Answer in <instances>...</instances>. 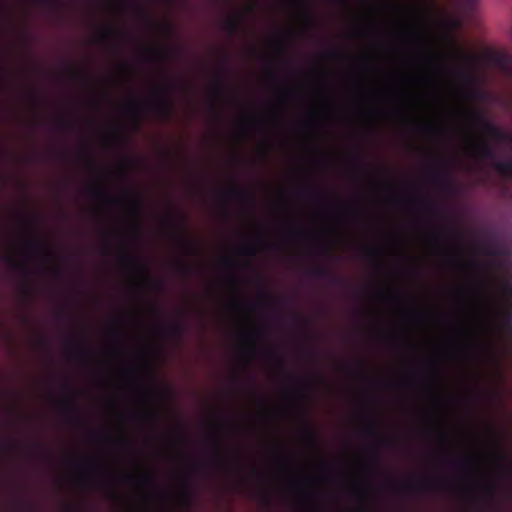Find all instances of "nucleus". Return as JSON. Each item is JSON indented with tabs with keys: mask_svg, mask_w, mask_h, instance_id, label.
<instances>
[{
	"mask_svg": "<svg viewBox=\"0 0 512 512\" xmlns=\"http://www.w3.org/2000/svg\"><path fill=\"white\" fill-rule=\"evenodd\" d=\"M474 306V361H475V428L473 452V502L475 512L480 511V420L478 405L480 404V287H473Z\"/></svg>",
	"mask_w": 512,
	"mask_h": 512,
	"instance_id": "f257e3e1",
	"label": "nucleus"
},
{
	"mask_svg": "<svg viewBox=\"0 0 512 512\" xmlns=\"http://www.w3.org/2000/svg\"><path fill=\"white\" fill-rule=\"evenodd\" d=\"M448 164L449 162L446 158L439 157L435 165L427 173L429 183L445 194L453 190V182L448 174Z\"/></svg>",
	"mask_w": 512,
	"mask_h": 512,
	"instance_id": "f03ea898",
	"label": "nucleus"
},
{
	"mask_svg": "<svg viewBox=\"0 0 512 512\" xmlns=\"http://www.w3.org/2000/svg\"><path fill=\"white\" fill-rule=\"evenodd\" d=\"M175 87L176 84L174 82H168L163 86L154 87L157 99L153 103V108L163 120L170 119L174 114V103L171 99V92Z\"/></svg>",
	"mask_w": 512,
	"mask_h": 512,
	"instance_id": "7ed1b4c3",
	"label": "nucleus"
},
{
	"mask_svg": "<svg viewBox=\"0 0 512 512\" xmlns=\"http://www.w3.org/2000/svg\"><path fill=\"white\" fill-rule=\"evenodd\" d=\"M450 480L445 477L424 476L411 481L404 487L406 492H434L448 488Z\"/></svg>",
	"mask_w": 512,
	"mask_h": 512,
	"instance_id": "20e7f679",
	"label": "nucleus"
},
{
	"mask_svg": "<svg viewBox=\"0 0 512 512\" xmlns=\"http://www.w3.org/2000/svg\"><path fill=\"white\" fill-rule=\"evenodd\" d=\"M166 224L185 253L188 252L190 242L184 233L186 219L178 213H173L172 216L166 220Z\"/></svg>",
	"mask_w": 512,
	"mask_h": 512,
	"instance_id": "39448f33",
	"label": "nucleus"
},
{
	"mask_svg": "<svg viewBox=\"0 0 512 512\" xmlns=\"http://www.w3.org/2000/svg\"><path fill=\"white\" fill-rule=\"evenodd\" d=\"M410 203L418 208H420L422 211H424L426 214L433 218H442L444 216V211L442 207L427 198L421 197V196H414L410 198Z\"/></svg>",
	"mask_w": 512,
	"mask_h": 512,
	"instance_id": "423d86ee",
	"label": "nucleus"
},
{
	"mask_svg": "<svg viewBox=\"0 0 512 512\" xmlns=\"http://www.w3.org/2000/svg\"><path fill=\"white\" fill-rule=\"evenodd\" d=\"M248 351L254 356L256 354L262 355L266 358L272 359L276 362L277 366L283 368L285 366L284 357L274 348H267L259 350L256 345L255 338L251 335L248 337L247 342Z\"/></svg>",
	"mask_w": 512,
	"mask_h": 512,
	"instance_id": "0eeeda50",
	"label": "nucleus"
},
{
	"mask_svg": "<svg viewBox=\"0 0 512 512\" xmlns=\"http://www.w3.org/2000/svg\"><path fill=\"white\" fill-rule=\"evenodd\" d=\"M212 460L214 465H216L218 468L222 470L230 471L233 468L232 463L226 456L223 441L218 435L215 436L214 438V445L212 448Z\"/></svg>",
	"mask_w": 512,
	"mask_h": 512,
	"instance_id": "6e6552de",
	"label": "nucleus"
},
{
	"mask_svg": "<svg viewBox=\"0 0 512 512\" xmlns=\"http://www.w3.org/2000/svg\"><path fill=\"white\" fill-rule=\"evenodd\" d=\"M144 52L147 59L154 62H165L170 60L175 53L177 48L175 47H157V46H146Z\"/></svg>",
	"mask_w": 512,
	"mask_h": 512,
	"instance_id": "1a4fd4ad",
	"label": "nucleus"
},
{
	"mask_svg": "<svg viewBox=\"0 0 512 512\" xmlns=\"http://www.w3.org/2000/svg\"><path fill=\"white\" fill-rule=\"evenodd\" d=\"M308 273L314 277L326 279L334 285L342 286L345 281L334 274V272L326 265L313 266L308 270Z\"/></svg>",
	"mask_w": 512,
	"mask_h": 512,
	"instance_id": "9d476101",
	"label": "nucleus"
},
{
	"mask_svg": "<svg viewBox=\"0 0 512 512\" xmlns=\"http://www.w3.org/2000/svg\"><path fill=\"white\" fill-rule=\"evenodd\" d=\"M120 260L129 269L135 270L143 276L148 277L146 263L140 257L122 252L120 254Z\"/></svg>",
	"mask_w": 512,
	"mask_h": 512,
	"instance_id": "9b49d317",
	"label": "nucleus"
},
{
	"mask_svg": "<svg viewBox=\"0 0 512 512\" xmlns=\"http://www.w3.org/2000/svg\"><path fill=\"white\" fill-rule=\"evenodd\" d=\"M498 459V449L493 442L491 450L487 447V441L482 439V482H484V471L488 466L490 460L496 462ZM484 498V483H482V499Z\"/></svg>",
	"mask_w": 512,
	"mask_h": 512,
	"instance_id": "f8f14e48",
	"label": "nucleus"
},
{
	"mask_svg": "<svg viewBox=\"0 0 512 512\" xmlns=\"http://www.w3.org/2000/svg\"><path fill=\"white\" fill-rule=\"evenodd\" d=\"M157 330L161 333L168 334L170 337L180 340L186 333V325L182 322H173L169 325L160 324Z\"/></svg>",
	"mask_w": 512,
	"mask_h": 512,
	"instance_id": "ddd939ff",
	"label": "nucleus"
},
{
	"mask_svg": "<svg viewBox=\"0 0 512 512\" xmlns=\"http://www.w3.org/2000/svg\"><path fill=\"white\" fill-rule=\"evenodd\" d=\"M222 199L224 201H228L230 198H235L242 202H248L254 204L255 199L243 188L239 186H232L229 190L224 191L222 194Z\"/></svg>",
	"mask_w": 512,
	"mask_h": 512,
	"instance_id": "4468645a",
	"label": "nucleus"
},
{
	"mask_svg": "<svg viewBox=\"0 0 512 512\" xmlns=\"http://www.w3.org/2000/svg\"><path fill=\"white\" fill-rule=\"evenodd\" d=\"M474 140L473 151L474 161L477 164L480 161V109L475 107L473 113Z\"/></svg>",
	"mask_w": 512,
	"mask_h": 512,
	"instance_id": "2eb2a0df",
	"label": "nucleus"
},
{
	"mask_svg": "<svg viewBox=\"0 0 512 512\" xmlns=\"http://www.w3.org/2000/svg\"><path fill=\"white\" fill-rule=\"evenodd\" d=\"M26 247L31 255L41 256L44 260L50 259L52 256L43 243L36 238L26 240Z\"/></svg>",
	"mask_w": 512,
	"mask_h": 512,
	"instance_id": "dca6fc26",
	"label": "nucleus"
},
{
	"mask_svg": "<svg viewBox=\"0 0 512 512\" xmlns=\"http://www.w3.org/2000/svg\"><path fill=\"white\" fill-rule=\"evenodd\" d=\"M66 352L75 358H87L90 356V351L86 347L76 343L73 340H69L67 342Z\"/></svg>",
	"mask_w": 512,
	"mask_h": 512,
	"instance_id": "f3484780",
	"label": "nucleus"
},
{
	"mask_svg": "<svg viewBox=\"0 0 512 512\" xmlns=\"http://www.w3.org/2000/svg\"><path fill=\"white\" fill-rule=\"evenodd\" d=\"M431 238L434 243L439 246L442 250L446 249V243L451 236V231L447 228H440L431 231Z\"/></svg>",
	"mask_w": 512,
	"mask_h": 512,
	"instance_id": "a211bd4d",
	"label": "nucleus"
},
{
	"mask_svg": "<svg viewBox=\"0 0 512 512\" xmlns=\"http://www.w3.org/2000/svg\"><path fill=\"white\" fill-rule=\"evenodd\" d=\"M364 434L369 438H378L381 442L387 443L390 441L389 438L382 437L378 423L373 419L368 421L363 429Z\"/></svg>",
	"mask_w": 512,
	"mask_h": 512,
	"instance_id": "6ab92c4d",
	"label": "nucleus"
},
{
	"mask_svg": "<svg viewBox=\"0 0 512 512\" xmlns=\"http://www.w3.org/2000/svg\"><path fill=\"white\" fill-rule=\"evenodd\" d=\"M91 192L95 198L105 200L106 202H108L110 204H121L122 205V204L126 203V199L112 197L111 195H109V193L105 189L100 188V187H93L91 189Z\"/></svg>",
	"mask_w": 512,
	"mask_h": 512,
	"instance_id": "aec40b11",
	"label": "nucleus"
},
{
	"mask_svg": "<svg viewBox=\"0 0 512 512\" xmlns=\"http://www.w3.org/2000/svg\"><path fill=\"white\" fill-rule=\"evenodd\" d=\"M224 28L230 35L239 34L242 28V16L237 14L229 17L224 22Z\"/></svg>",
	"mask_w": 512,
	"mask_h": 512,
	"instance_id": "412c9836",
	"label": "nucleus"
},
{
	"mask_svg": "<svg viewBox=\"0 0 512 512\" xmlns=\"http://www.w3.org/2000/svg\"><path fill=\"white\" fill-rule=\"evenodd\" d=\"M303 436L306 439V441L311 444L312 446L315 445L317 441V432L316 430L309 424L305 423L303 428Z\"/></svg>",
	"mask_w": 512,
	"mask_h": 512,
	"instance_id": "4be33fe9",
	"label": "nucleus"
},
{
	"mask_svg": "<svg viewBox=\"0 0 512 512\" xmlns=\"http://www.w3.org/2000/svg\"><path fill=\"white\" fill-rule=\"evenodd\" d=\"M142 110H143V105L139 102L133 101L127 105V111L129 112V114H131L135 117L137 125H139Z\"/></svg>",
	"mask_w": 512,
	"mask_h": 512,
	"instance_id": "5701e85b",
	"label": "nucleus"
},
{
	"mask_svg": "<svg viewBox=\"0 0 512 512\" xmlns=\"http://www.w3.org/2000/svg\"><path fill=\"white\" fill-rule=\"evenodd\" d=\"M223 75L222 72L217 73V81L212 87V95L216 99H221L224 95V87H223V81H222Z\"/></svg>",
	"mask_w": 512,
	"mask_h": 512,
	"instance_id": "b1692460",
	"label": "nucleus"
},
{
	"mask_svg": "<svg viewBox=\"0 0 512 512\" xmlns=\"http://www.w3.org/2000/svg\"><path fill=\"white\" fill-rule=\"evenodd\" d=\"M6 261L13 269L20 271L25 276H28L30 274V269L25 262L17 261L13 258H6Z\"/></svg>",
	"mask_w": 512,
	"mask_h": 512,
	"instance_id": "393cba45",
	"label": "nucleus"
},
{
	"mask_svg": "<svg viewBox=\"0 0 512 512\" xmlns=\"http://www.w3.org/2000/svg\"><path fill=\"white\" fill-rule=\"evenodd\" d=\"M176 269L180 273V275L185 278L190 277L192 275V273L194 272L193 267L189 263L185 262L184 260L177 261Z\"/></svg>",
	"mask_w": 512,
	"mask_h": 512,
	"instance_id": "a878e982",
	"label": "nucleus"
},
{
	"mask_svg": "<svg viewBox=\"0 0 512 512\" xmlns=\"http://www.w3.org/2000/svg\"><path fill=\"white\" fill-rule=\"evenodd\" d=\"M115 35H122V32L105 28L97 37V42L104 43L110 41Z\"/></svg>",
	"mask_w": 512,
	"mask_h": 512,
	"instance_id": "bb28decb",
	"label": "nucleus"
},
{
	"mask_svg": "<svg viewBox=\"0 0 512 512\" xmlns=\"http://www.w3.org/2000/svg\"><path fill=\"white\" fill-rule=\"evenodd\" d=\"M69 77L79 83L87 82V77L78 69L68 66L67 68Z\"/></svg>",
	"mask_w": 512,
	"mask_h": 512,
	"instance_id": "cd10ccee",
	"label": "nucleus"
},
{
	"mask_svg": "<svg viewBox=\"0 0 512 512\" xmlns=\"http://www.w3.org/2000/svg\"><path fill=\"white\" fill-rule=\"evenodd\" d=\"M61 406L69 415H74L77 412L75 402L72 398H66L60 401Z\"/></svg>",
	"mask_w": 512,
	"mask_h": 512,
	"instance_id": "c85d7f7f",
	"label": "nucleus"
},
{
	"mask_svg": "<svg viewBox=\"0 0 512 512\" xmlns=\"http://www.w3.org/2000/svg\"><path fill=\"white\" fill-rule=\"evenodd\" d=\"M417 127L428 134H436L440 131V127L434 123H422L418 124Z\"/></svg>",
	"mask_w": 512,
	"mask_h": 512,
	"instance_id": "c756f323",
	"label": "nucleus"
},
{
	"mask_svg": "<svg viewBox=\"0 0 512 512\" xmlns=\"http://www.w3.org/2000/svg\"><path fill=\"white\" fill-rule=\"evenodd\" d=\"M16 448V443L6 438L0 437V449L4 452H12Z\"/></svg>",
	"mask_w": 512,
	"mask_h": 512,
	"instance_id": "7c9ffc66",
	"label": "nucleus"
},
{
	"mask_svg": "<svg viewBox=\"0 0 512 512\" xmlns=\"http://www.w3.org/2000/svg\"><path fill=\"white\" fill-rule=\"evenodd\" d=\"M138 418L148 422L152 427H155L157 424L156 416L153 412H143L138 414Z\"/></svg>",
	"mask_w": 512,
	"mask_h": 512,
	"instance_id": "2f4dec72",
	"label": "nucleus"
},
{
	"mask_svg": "<svg viewBox=\"0 0 512 512\" xmlns=\"http://www.w3.org/2000/svg\"><path fill=\"white\" fill-rule=\"evenodd\" d=\"M14 509L21 512L31 511L32 505L24 500H17L14 503Z\"/></svg>",
	"mask_w": 512,
	"mask_h": 512,
	"instance_id": "473e14b6",
	"label": "nucleus"
},
{
	"mask_svg": "<svg viewBox=\"0 0 512 512\" xmlns=\"http://www.w3.org/2000/svg\"><path fill=\"white\" fill-rule=\"evenodd\" d=\"M412 320L416 323H424V322L429 321L430 317L426 313L417 311V312L413 313Z\"/></svg>",
	"mask_w": 512,
	"mask_h": 512,
	"instance_id": "72a5a7b5",
	"label": "nucleus"
},
{
	"mask_svg": "<svg viewBox=\"0 0 512 512\" xmlns=\"http://www.w3.org/2000/svg\"><path fill=\"white\" fill-rule=\"evenodd\" d=\"M130 203L132 206V209L136 215L139 214L140 211V199L137 195L131 194L130 195Z\"/></svg>",
	"mask_w": 512,
	"mask_h": 512,
	"instance_id": "f704fd0d",
	"label": "nucleus"
},
{
	"mask_svg": "<svg viewBox=\"0 0 512 512\" xmlns=\"http://www.w3.org/2000/svg\"><path fill=\"white\" fill-rule=\"evenodd\" d=\"M432 372L430 375V381L433 385L438 382V372H437V361L435 359L431 360Z\"/></svg>",
	"mask_w": 512,
	"mask_h": 512,
	"instance_id": "c9c22d12",
	"label": "nucleus"
},
{
	"mask_svg": "<svg viewBox=\"0 0 512 512\" xmlns=\"http://www.w3.org/2000/svg\"><path fill=\"white\" fill-rule=\"evenodd\" d=\"M56 125L60 128H64V129H67V128H70L74 125V121L73 120H67V119H64V118H57L56 119Z\"/></svg>",
	"mask_w": 512,
	"mask_h": 512,
	"instance_id": "e433bc0d",
	"label": "nucleus"
},
{
	"mask_svg": "<svg viewBox=\"0 0 512 512\" xmlns=\"http://www.w3.org/2000/svg\"><path fill=\"white\" fill-rule=\"evenodd\" d=\"M480 83V78L479 76L477 75V73L475 74V78H474V84H475V88H474V92H473V98H474V101L477 103L478 101H480V89L478 87Z\"/></svg>",
	"mask_w": 512,
	"mask_h": 512,
	"instance_id": "4c0bfd02",
	"label": "nucleus"
},
{
	"mask_svg": "<svg viewBox=\"0 0 512 512\" xmlns=\"http://www.w3.org/2000/svg\"><path fill=\"white\" fill-rule=\"evenodd\" d=\"M153 24L158 26V27H160L167 34L171 35V34L174 33V28H173V25L171 23H156V22H153Z\"/></svg>",
	"mask_w": 512,
	"mask_h": 512,
	"instance_id": "58836bf2",
	"label": "nucleus"
},
{
	"mask_svg": "<svg viewBox=\"0 0 512 512\" xmlns=\"http://www.w3.org/2000/svg\"><path fill=\"white\" fill-rule=\"evenodd\" d=\"M448 465L453 469H459L462 467L463 462L459 458L453 457L448 461Z\"/></svg>",
	"mask_w": 512,
	"mask_h": 512,
	"instance_id": "ea45409f",
	"label": "nucleus"
},
{
	"mask_svg": "<svg viewBox=\"0 0 512 512\" xmlns=\"http://www.w3.org/2000/svg\"><path fill=\"white\" fill-rule=\"evenodd\" d=\"M345 369L350 373L352 374L353 376L355 377H361L363 376V373H362V369L361 368H357V367H352V366H346Z\"/></svg>",
	"mask_w": 512,
	"mask_h": 512,
	"instance_id": "a19ab883",
	"label": "nucleus"
},
{
	"mask_svg": "<svg viewBox=\"0 0 512 512\" xmlns=\"http://www.w3.org/2000/svg\"><path fill=\"white\" fill-rule=\"evenodd\" d=\"M364 254L368 258H372L379 254V250L376 248L368 247L364 249Z\"/></svg>",
	"mask_w": 512,
	"mask_h": 512,
	"instance_id": "79ce46f5",
	"label": "nucleus"
},
{
	"mask_svg": "<svg viewBox=\"0 0 512 512\" xmlns=\"http://www.w3.org/2000/svg\"><path fill=\"white\" fill-rule=\"evenodd\" d=\"M296 321L300 326L304 327L305 329L309 326L308 320L305 317L301 316L300 314L296 315Z\"/></svg>",
	"mask_w": 512,
	"mask_h": 512,
	"instance_id": "37998d69",
	"label": "nucleus"
},
{
	"mask_svg": "<svg viewBox=\"0 0 512 512\" xmlns=\"http://www.w3.org/2000/svg\"><path fill=\"white\" fill-rule=\"evenodd\" d=\"M431 432L434 433L435 435H437L441 441L445 440V435H444L442 429H440L438 426H434L431 429Z\"/></svg>",
	"mask_w": 512,
	"mask_h": 512,
	"instance_id": "c03bdc74",
	"label": "nucleus"
},
{
	"mask_svg": "<svg viewBox=\"0 0 512 512\" xmlns=\"http://www.w3.org/2000/svg\"><path fill=\"white\" fill-rule=\"evenodd\" d=\"M261 297L266 300L268 306H274L276 301L271 299L266 293H261Z\"/></svg>",
	"mask_w": 512,
	"mask_h": 512,
	"instance_id": "a18cd8bd",
	"label": "nucleus"
},
{
	"mask_svg": "<svg viewBox=\"0 0 512 512\" xmlns=\"http://www.w3.org/2000/svg\"><path fill=\"white\" fill-rule=\"evenodd\" d=\"M42 2L49 6H60L61 0H42Z\"/></svg>",
	"mask_w": 512,
	"mask_h": 512,
	"instance_id": "49530a36",
	"label": "nucleus"
},
{
	"mask_svg": "<svg viewBox=\"0 0 512 512\" xmlns=\"http://www.w3.org/2000/svg\"><path fill=\"white\" fill-rule=\"evenodd\" d=\"M416 36V40H417V46L421 49V50H424L425 48V43H424V40L422 37H420L418 34L415 35Z\"/></svg>",
	"mask_w": 512,
	"mask_h": 512,
	"instance_id": "de8ad7c7",
	"label": "nucleus"
},
{
	"mask_svg": "<svg viewBox=\"0 0 512 512\" xmlns=\"http://www.w3.org/2000/svg\"><path fill=\"white\" fill-rule=\"evenodd\" d=\"M244 252L248 255H255L256 249L254 246L250 245V246L245 247Z\"/></svg>",
	"mask_w": 512,
	"mask_h": 512,
	"instance_id": "09e8293b",
	"label": "nucleus"
},
{
	"mask_svg": "<svg viewBox=\"0 0 512 512\" xmlns=\"http://www.w3.org/2000/svg\"><path fill=\"white\" fill-rule=\"evenodd\" d=\"M140 480L145 483H151L153 479L150 473H146Z\"/></svg>",
	"mask_w": 512,
	"mask_h": 512,
	"instance_id": "8fccbe9b",
	"label": "nucleus"
},
{
	"mask_svg": "<svg viewBox=\"0 0 512 512\" xmlns=\"http://www.w3.org/2000/svg\"><path fill=\"white\" fill-rule=\"evenodd\" d=\"M151 282H152V284H153V286H154L155 290L159 291V290H161V289H162V287H163V283H162L161 281H159V280H154V281H151Z\"/></svg>",
	"mask_w": 512,
	"mask_h": 512,
	"instance_id": "3c124183",
	"label": "nucleus"
},
{
	"mask_svg": "<svg viewBox=\"0 0 512 512\" xmlns=\"http://www.w3.org/2000/svg\"><path fill=\"white\" fill-rule=\"evenodd\" d=\"M23 218L25 219V221L30 225V226H35L36 225V221L34 218L30 217V216H23Z\"/></svg>",
	"mask_w": 512,
	"mask_h": 512,
	"instance_id": "603ef678",
	"label": "nucleus"
},
{
	"mask_svg": "<svg viewBox=\"0 0 512 512\" xmlns=\"http://www.w3.org/2000/svg\"><path fill=\"white\" fill-rule=\"evenodd\" d=\"M302 194L305 195V196H312L315 194L314 190H312L311 188H305L302 190Z\"/></svg>",
	"mask_w": 512,
	"mask_h": 512,
	"instance_id": "864d4df0",
	"label": "nucleus"
},
{
	"mask_svg": "<svg viewBox=\"0 0 512 512\" xmlns=\"http://www.w3.org/2000/svg\"><path fill=\"white\" fill-rule=\"evenodd\" d=\"M52 273H53V274H54V276H56V277H61V276H62V274H63V271H62L60 268L56 267V268H53V269H52Z\"/></svg>",
	"mask_w": 512,
	"mask_h": 512,
	"instance_id": "5fc2aeb1",
	"label": "nucleus"
},
{
	"mask_svg": "<svg viewBox=\"0 0 512 512\" xmlns=\"http://www.w3.org/2000/svg\"><path fill=\"white\" fill-rule=\"evenodd\" d=\"M474 64H475V69L477 70V67L480 64V54L478 52H476L474 55Z\"/></svg>",
	"mask_w": 512,
	"mask_h": 512,
	"instance_id": "6e6d98bb",
	"label": "nucleus"
},
{
	"mask_svg": "<svg viewBox=\"0 0 512 512\" xmlns=\"http://www.w3.org/2000/svg\"><path fill=\"white\" fill-rule=\"evenodd\" d=\"M31 450H32L34 453H37V454H40V453H41V451H40V447H39V445H38V444H33V445L31 446Z\"/></svg>",
	"mask_w": 512,
	"mask_h": 512,
	"instance_id": "4d7b16f0",
	"label": "nucleus"
},
{
	"mask_svg": "<svg viewBox=\"0 0 512 512\" xmlns=\"http://www.w3.org/2000/svg\"><path fill=\"white\" fill-rule=\"evenodd\" d=\"M130 163H131V161H130V160H127V159L123 160V163H122V164H123V168H122V170H121V175H123V174H124V170L127 168V166H128Z\"/></svg>",
	"mask_w": 512,
	"mask_h": 512,
	"instance_id": "13d9d810",
	"label": "nucleus"
},
{
	"mask_svg": "<svg viewBox=\"0 0 512 512\" xmlns=\"http://www.w3.org/2000/svg\"><path fill=\"white\" fill-rule=\"evenodd\" d=\"M80 466H81V468H84V469H90L91 468V464L89 462H87V461H82L80 463Z\"/></svg>",
	"mask_w": 512,
	"mask_h": 512,
	"instance_id": "bf43d9fd",
	"label": "nucleus"
},
{
	"mask_svg": "<svg viewBox=\"0 0 512 512\" xmlns=\"http://www.w3.org/2000/svg\"><path fill=\"white\" fill-rule=\"evenodd\" d=\"M261 498L266 502V503H270V496L268 493H262L261 494Z\"/></svg>",
	"mask_w": 512,
	"mask_h": 512,
	"instance_id": "052dcab7",
	"label": "nucleus"
},
{
	"mask_svg": "<svg viewBox=\"0 0 512 512\" xmlns=\"http://www.w3.org/2000/svg\"><path fill=\"white\" fill-rule=\"evenodd\" d=\"M265 249L267 250H276L278 249V246L276 244H266Z\"/></svg>",
	"mask_w": 512,
	"mask_h": 512,
	"instance_id": "680f3d73",
	"label": "nucleus"
},
{
	"mask_svg": "<svg viewBox=\"0 0 512 512\" xmlns=\"http://www.w3.org/2000/svg\"><path fill=\"white\" fill-rule=\"evenodd\" d=\"M153 395H156L160 401H164L165 400V395L163 393H160V392H154Z\"/></svg>",
	"mask_w": 512,
	"mask_h": 512,
	"instance_id": "e2e57ef3",
	"label": "nucleus"
},
{
	"mask_svg": "<svg viewBox=\"0 0 512 512\" xmlns=\"http://www.w3.org/2000/svg\"><path fill=\"white\" fill-rule=\"evenodd\" d=\"M85 158H86V160H87V162H88L89 166H91V167H92V166H93V161H92V159H91L90 155H88L87 153H85Z\"/></svg>",
	"mask_w": 512,
	"mask_h": 512,
	"instance_id": "0e129e2a",
	"label": "nucleus"
},
{
	"mask_svg": "<svg viewBox=\"0 0 512 512\" xmlns=\"http://www.w3.org/2000/svg\"><path fill=\"white\" fill-rule=\"evenodd\" d=\"M24 293L25 295L27 296H30L32 294V291H31V288L30 286H26L25 289H24Z\"/></svg>",
	"mask_w": 512,
	"mask_h": 512,
	"instance_id": "69168bd1",
	"label": "nucleus"
},
{
	"mask_svg": "<svg viewBox=\"0 0 512 512\" xmlns=\"http://www.w3.org/2000/svg\"><path fill=\"white\" fill-rule=\"evenodd\" d=\"M304 14H305L307 21L310 23L311 22L310 13L308 12V10L306 8L304 10Z\"/></svg>",
	"mask_w": 512,
	"mask_h": 512,
	"instance_id": "338daca9",
	"label": "nucleus"
},
{
	"mask_svg": "<svg viewBox=\"0 0 512 512\" xmlns=\"http://www.w3.org/2000/svg\"><path fill=\"white\" fill-rule=\"evenodd\" d=\"M111 495L115 498H118L119 497V493L113 488L111 489Z\"/></svg>",
	"mask_w": 512,
	"mask_h": 512,
	"instance_id": "774afa93",
	"label": "nucleus"
}]
</instances>
